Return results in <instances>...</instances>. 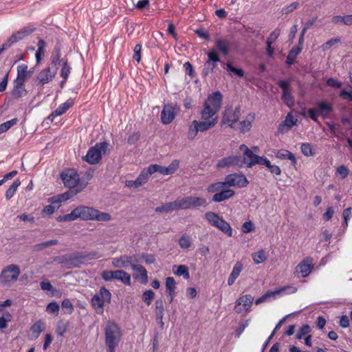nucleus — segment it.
<instances>
[{
    "label": "nucleus",
    "instance_id": "1",
    "mask_svg": "<svg viewBox=\"0 0 352 352\" xmlns=\"http://www.w3.org/2000/svg\"><path fill=\"white\" fill-rule=\"evenodd\" d=\"M77 219L82 220H96L98 221H108L111 216L107 212H101L91 207L79 206L69 214L60 215L56 218L57 221H72Z\"/></svg>",
    "mask_w": 352,
    "mask_h": 352
},
{
    "label": "nucleus",
    "instance_id": "2",
    "mask_svg": "<svg viewBox=\"0 0 352 352\" xmlns=\"http://www.w3.org/2000/svg\"><path fill=\"white\" fill-rule=\"evenodd\" d=\"M60 176L64 185L69 188V190H78V193H79L87 186V183L82 182L74 169L63 172Z\"/></svg>",
    "mask_w": 352,
    "mask_h": 352
},
{
    "label": "nucleus",
    "instance_id": "3",
    "mask_svg": "<svg viewBox=\"0 0 352 352\" xmlns=\"http://www.w3.org/2000/svg\"><path fill=\"white\" fill-rule=\"evenodd\" d=\"M207 60L204 62L201 71L203 78L208 77L210 74L218 69V64H225L221 60L220 54L214 47H212L206 52Z\"/></svg>",
    "mask_w": 352,
    "mask_h": 352
},
{
    "label": "nucleus",
    "instance_id": "4",
    "mask_svg": "<svg viewBox=\"0 0 352 352\" xmlns=\"http://www.w3.org/2000/svg\"><path fill=\"white\" fill-rule=\"evenodd\" d=\"M111 294L105 287H101L91 299L90 303L96 314L102 315L104 313L105 302L110 303Z\"/></svg>",
    "mask_w": 352,
    "mask_h": 352
},
{
    "label": "nucleus",
    "instance_id": "5",
    "mask_svg": "<svg viewBox=\"0 0 352 352\" xmlns=\"http://www.w3.org/2000/svg\"><path fill=\"white\" fill-rule=\"evenodd\" d=\"M122 338L120 327L113 321H109L104 328L106 346H118Z\"/></svg>",
    "mask_w": 352,
    "mask_h": 352
},
{
    "label": "nucleus",
    "instance_id": "6",
    "mask_svg": "<svg viewBox=\"0 0 352 352\" xmlns=\"http://www.w3.org/2000/svg\"><path fill=\"white\" fill-rule=\"evenodd\" d=\"M108 146L109 144L107 142L96 143L89 148L82 160L91 165L99 163L102 159V155L105 154Z\"/></svg>",
    "mask_w": 352,
    "mask_h": 352
},
{
    "label": "nucleus",
    "instance_id": "7",
    "mask_svg": "<svg viewBox=\"0 0 352 352\" xmlns=\"http://www.w3.org/2000/svg\"><path fill=\"white\" fill-rule=\"evenodd\" d=\"M205 217L211 226L218 228L228 236H232V228L230 225L218 214L207 212L205 213Z\"/></svg>",
    "mask_w": 352,
    "mask_h": 352
},
{
    "label": "nucleus",
    "instance_id": "8",
    "mask_svg": "<svg viewBox=\"0 0 352 352\" xmlns=\"http://www.w3.org/2000/svg\"><path fill=\"white\" fill-rule=\"evenodd\" d=\"M20 274L21 270L17 265H8L3 268L0 274V283L4 285H9L18 280Z\"/></svg>",
    "mask_w": 352,
    "mask_h": 352
},
{
    "label": "nucleus",
    "instance_id": "9",
    "mask_svg": "<svg viewBox=\"0 0 352 352\" xmlns=\"http://www.w3.org/2000/svg\"><path fill=\"white\" fill-rule=\"evenodd\" d=\"M179 167V162L173 160L167 167L158 164H151L148 167L144 168V174L149 177L155 173H159L163 175L173 174Z\"/></svg>",
    "mask_w": 352,
    "mask_h": 352
},
{
    "label": "nucleus",
    "instance_id": "10",
    "mask_svg": "<svg viewBox=\"0 0 352 352\" xmlns=\"http://www.w3.org/2000/svg\"><path fill=\"white\" fill-rule=\"evenodd\" d=\"M291 82L292 80L290 78L279 80L277 82V85L282 90L281 99L289 107H292L295 104L294 97L292 93V87Z\"/></svg>",
    "mask_w": 352,
    "mask_h": 352
},
{
    "label": "nucleus",
    "instance_id": "11",
    "mask_svg": "<svg viewBox=\"0 0 352 352\" xmlns=\"http://www.w3.org/2000/svg\"><path fill=\"white\" fill-rule=\"evenodd\" d=\"M241 116V106L238 105L234 109L232 106L226 108L223 113L222 124H227L230 128L236 123Z\"/></svg>",
    "mask_w": 352,
    "mask_h": 352
},
{
    "label": "nucleus",
    "instance_id": "12",
    "mask_svg": "<svg viewBox=\"0 0 352 352\" xmlns=\"http://www.w3.org/2000/svg\"><path fill=\"white\" fill-rule=\"evenodd\" d=\"M239 149L243 151V160L245 161V165L248 168H252L256 164H259L263 159V156H259L254 154L245 144H241Z\"/></svg>",
    "mask_w": 352,
    "mask_h": 352
},
{
    "label": "nucleus",
    "instance_id": "13",
    "mask_svg": "<svg viewBox=\"0 0 352 352\" xmlns=\"http://www.w3.org/2000/svg\"><path fill=\"white\" fill-rule=\"evenodd\" d=\"M225 182L227 188L236 186L238 188L245 187L249 182L246 177L243 174L232 173L229 174L225 177Z\"/></svg>",
    "mask_w": 352,
    "mask_h": 352
},
{
    "label": "nucleus",
    "instance_id": "14",
    "mask_svg": "<svg viewBox=\"0 0 352 352\" xmlns=\"http://www.w3.org/2000/svg\"><path fill=\"white\" fill-rule=\"evenodd\" d=\"M182 208L189 209L191 208H199L201 206L206 207L207 201L204 197L188 196L180 199Z\"/></svg>",
    "mask_w": 352,
    "mask_h": 352
},
{
    "label": "nucleus",
    "instance_id": "15",
    "mask_svg": "<svg viewBox=\"0 0 352 352\" xmlns=\"http://www.w3.org/2000/svg\"><path fill=\"white\" fill-rule=\"evenodd\" d=\"M177 110V105H173L172 103L165 104L161 112V122L164 124H168L171 123L175 119Z\"/></svg>",
    "mask_w": 352,
    "mask_h": 352
},
{
    "label": "nucleus",
    "instance_id": "16",
    "mask_svg": "<svg viewBox=\"0 0 352 352\" xmlns=\"http://www.w3.org/2000/svg\"><path fill=\"white\" fill-rule=\"evenodd\" d=\"M139 261L137 256L133 254L132 256L122 255L119 258H114L112 261V265L115 267L126 268L129 266L132 267V265H137Z\"/></svg>",
    "mask_w": 352,
    "mask_h": 352
},
{
    "label": "nucleus",
    "instance_id": "17",
    "mask_svg": "<svg viewBox=\"0 0 352 352\" xmlns=\"http://www.w3.org/2000/svg\"><path fill=\"white\" fill-rule=\"evenodd\" d=\"M313 267L314 264L312 263V258L307 257L297 265L295 273L298 275H300L302 278H305L309 275Z\"/></svg>",
    "mask_w": 352,
    "mask_h": 352
},
{
    "label": "nucleus",
    "instance_id": "18",
    "mask_svg": "<svg viewBox=\"0 0 352 352\" xmlns=\"http://www.w3.org/2000/svg\"><path fill=\"white\" fill-rule=\"evenodd\" d=\"M56 72L57 68H55L54 71H52L50 67L42 69L36 76L38 84L43 86L52 81L56 76Z\"/></svg>",
    "mask_w": 352,
    "mask_h": 352
},
{
    "label": "nucleus",
    "instance_id": "19",
    "mask_svg": "<svg viewBox=\"0 0 352 352\" xmlns=\"http://www.w3.org/2000/svg\"><path fill=\"white\" fill-rule=\"evenodd\" d=\"M35 30L36 28L31 25L23 27V28L13 33L10 36V37L9 38L10 43H12L14 44L23 40L24 38L28 36L32 33H33L35 31Z\"/></svg>",
    "mask_w": 352,
    "mask_h": 352
},
{
    "label": "nucleus",
    "instance_id": "20",
    "mask_svg": "<svg viewBox=\"0 0 352 352\" xmlns=\"http://www.w3.org/2000/svg\"><path fill=\"white\" fill-rule=\"evenodd\" d=\"M253 301V298L250 294L242 296L236 300V304L234 306V310L236 313L240 314L243 311H248L251 307Z\"/></svg>",
    "mask_w": 352,
    "mask_h": 352
},
{
    "label": "nucleus",
    "instance_id": "21",
    "mask_svg": "<svg viewBox=\"0 0 352 352\" xmlns=\"http://www.w3.org/2000/svg\"><path fill=\"white\" fill-rule=\"evenodd\" d=\"M182 205L180 199H177L174 201L166 203L160 206H157L155 208V212L157 213L161 212H171L175 210H182Z\"/></svg>",
    "mask_w": 352,
    "mask_h": 352
},
{
    "label": "nucleus",
    "instance_id": "22",
    "mask_svg": "<svg viewBox=\"0 0 352 352\" xmlns=\"http://www.w3.org/2000/svg\"><path fill=\"white\" fill-rule=\"evenodd\" d=\"M222 99V94L219 91H217L209 95L205 102L212 106L214 109L219 111Z\"/></svg>",
    "mask_w": 352,
    "mask_h": 352
},
{
    "label": "nucleus",
    "instance_id": "23",
    "mask_svg": "<svg viewBox=\"0 0 352 352\" xmlns=\"http://www.w3.org/2000/svg\"><path fill=\"white\" fill-rule=\"evenodd\" d=\"M78 194V190L72 191V190H67V192L64 193L59 194L56 196H54L52 197H50L48 199V202H50L51 204H60L63 201H65L68 200L69 199L73 197L74 196Z\"/></svg>",
    "mask_w": 352,
    "mask_h": 352
},
{
    "label": "nucleus",
    "instance_id": "24",
    "mask_svg": "<svg viewBox=\"0 0 352 352\" xmlns=\"http://www.w3.org/2000/svg\"><path fill=\"white\" fill-rule=\"evenodd\" d=\"M27 90L25 88V83L18 82L16 80L13 81V88L10 92L11 96L14 99H18L25 96L27 94Z\"/></svg>",
    "mask_w": 352,
    "mask_h": 352
},
{
    "label": "nucleus",
    "instance_id": "25",
    "mask_svg": "<svg viewBox=\"0 0 352 352\" xmlns=\"http://www.w3.org/2000/svg\"><path fill=\"white\" fill-rule=\"evenodd\" d=\"M235 195L234 190L228 188H223L220 192L215 193L212 198V201L221 202L228 200Z\"/></svg>",
    "mask_w": 352,
    "mask_h": 352
},
{
    "label": "nucleus",
    "instance_id": "26",
    "mask_svg": "<svg viewBox=\"0 0 352 352\" xmlns=\"http://www.w3.org/2000/svg\"><path fill=\"white\" fill-rule=\"evenodd\" d=\"M80 265L88 263L90 261L101 257L96 251L77 252Z\"/></svg>",
    "mask_w": 352,
    "mask_h": 352
},
{
    "label": "nucleus",
    "instance_id": "27",
    "mask_svg": "<svg viewBox=\"0 0 352 352\" xmlns=\"http://www.w3.org/2000/svg\"><path fill=\"white\" fill-rule=\"evenodd\" d=\"M215 47L218 53L226 56L230 52V42L227 39L217 38L215 40Z\"/></svg>",
    "mask_w": 352,
    "mask_h": 352
},
{
    "label": "nucleus",
    "instance_id": "28",
    "mask_svg": "<svg viewBox=\"0 0 352 352\" xmlns=\"http://www.w3.org/2000/svg\"><path fill=\"white\" fill-rule=\"evenodd\" d=\"M318 108L319 115L324 119L329 118L333 111V105L326 101L319 102L318 103Z\"/></svg>",
    "mask_w": 352,
    "mask_h": 352
},
{
    "label": "nucleus",
    "instance_id": "29",
    "mask_svg": "<svg viewBox=\"0 0 352 352\" xmlns=\"http://www.w3.org/2000/svg\"><path fill=\"white\" fill-rule=\"evenodd\" d=\"M61 48L62 45L60 41H57L50 57L51 63L56 68L61 63Z\"/></svg>",
    "mask_w": 352,
    "mask_h": 352
},
{
    "label": "nucleus",
    "instance_id": "30",
    "mask_svg": "<svg viewBox=\"0 0 352 352\" xmlns=\"http://www.w3.org/2000/svg\"><path fill=\"white\" fill-rule=\"evenodd\" d=\"M148 177L144 174V168L135 180H129L126 182V186L128 187L138 188L148 181Z\"/></svg>",
    "mask_w": 352,
    "mask_h": 352
},
{
    "label": "nucleus",
    "instance_id": "31",
    "mask_svg": "<svg viewBox=\"0 0 352 352\" xmlns=\"http://www.w3.org/2000/svg\"><path fill=\"white\" fill-rule=\"evenodd\" d=\"M275 156L279 160H289L293 166L297 164L296 158L292 152L286 149H280L275 153Z\"/></svg>",
    "mask_w": 352,
    "mask_h": 352
},
{
    "label": "nucleus",
    "instance_id": "32",
    "mask_svg": "<svg viewBox=\"0 0 352 352\" xmlns=\"http://www.w3.org/2000/svg\"><path fill=\"white\" fill-rule=\"evenodd\" d=\"M243 269V265L240 261H237L232 270L231 274H230L228 278V285H232L234 284L236 279L239 276L240 273L242 272Z\"/></svg>",
    "mask_w": 352,
    "mask_h": 352
},
{
    "label": "nucleus",
    "instance_id": "33",
    "mask_svg": "<svg viewBox=\"0 0 352 352\" xmlns=\"http://www.w3.org/2000/svg\"><path fill=\"white\" fill-rule=\"evenodd\" d=\"M217 121L218 118H214L210 120H203L202 121H197L195 120L194 123L197 126L199 131L204 132L214 126L217 124Z\"/></svg>",
    "mask_w": 352,
    "mask_h": 352
},
{
    "label": "nucleus",
    "instance_id": "34",
    "mask_svg": "<svg viewBox=\"0 0 352 352\" xmlns=\"http://www.w3.org/2000/svg\"><path fill=\"white\" fill-rule=\"evenodd\" d=\"M258 165L265 166L272 174L280 175L281 173L280 167L275 164H272L270 161L265 156H263V159Z\"/></svg>",
    "mask_w": 352,
    "mask_h": 352
},
{
    "label": "nucleus",
    "instance_id": "35",
    "mask_svg": "<svg viewBox=\"0 0 352 352\" xmlns=\"http://www.w3.org/2000/svg\"><path fill=\"white\" fill-rule=\"evenodd\" d=\"M115 278L114 280H118L126 285H131V275L122 270H118L114 271Z\"/></svg>",
    "mask_w": 352,
    "mask_h": 352
},
{
    "label": "nucleus",
    "instance_id": "36",
    "mask_svg": "<svg viewBox=\"0 0 352 352\" xmlns=\"http://www.w3.org/2000/svg\"><path fill=\"white\" fill-rule=\"evenodd\" d=\"M28 66L25 64L19 65L17 67V76L14 80L25 83L28 78Z\"/></svg>",
    "mask_w": 352,
    "mask_h": 352
},
{
    "label": "nucleus",
    "instance_id": "37",
    "mask_svg": "<svg viewBox=\"0 0 352 352\" xmlns=\"http://www.w3.org/2000/svg\"><path fill=\"white\" fill-rule=\"evenodd\" d=\"M74 104L72 98L68 99L65 102L60 104L58 108L54 111V115L61 116L64 114L69 108Z\"/></svg>",
    "mask_w": 352,
    "mask_h": 352
},
{
    "label": "nucleus",
    "instance_id": "38",
    "mask_svg": "<svg viewBox=\"0 0 352 352\" xmlns=\"http://www.w3.org/2000/svg\"><path fill=\"white\" fill-rule=\"evenodd\" d=\"M38 49L35 54L36 64H39L45 54V42L43 39H39L37 43Z\"/></svg>",
    "mask_w": 352,
    "mask_h": 352
},
{
    "label": "nucleus",
    "instance_id": "39",
    "mask_svg": "<svg viewBox=\"0 0 352 352\" xmlns=\"http://www.w3.org/2000/svg\"><path fill=\"white\" fill-rule=\"evenodd\" d=\"M301 52L300 47H292L287 56V59L285 63L290 66L294 64V61L296 59L297 56Z\"/></svg>",
    "mask_w": 352,
    "mask_h": 352
},
{
    "label": "nucleus",
    "instance_id": "40",
    "mask_svg": "<svg viewBox=\"0 0 352 352\" xmlns=\"http://www.w3.org/2000/svg\"><path fill=\"white\" fill-rule=\"evenodd\" d=\"M132 270L139 273V276L142 278L141 283L142 284H146L148 282L147 271L144 267L141 265H132Z\"/></svg>",
    "mask_w": 352,
    "mask_h": 352
},
{
    "label": "nucleus",
    "instance_id": "41",
    "mask_svg": "<svg viewBox=\"0 0 352 352\" xmlns=\"http://www.w3.org/2000/svg\"><path fill=\"white\" fill-rule=\"evenodd\" d=\"M223 188H227L225 181L224 182H218L215 183H212L210 184L207 188V191L209 193H217L220 192Z\"/></svg>",
    "mask_w": 352,
    "mask_h": 352
},
{
    "label": "nucleus",
    "instance_id": "42",
    "mask_svg": "<svg viewBox=\"0 0 352 352\" xmlns=\"http://www.w3.org/2000/svg\"><path fill=\"white\" fill-rule=\"evenodd\" d=\"M177 267L175 274L179 276H183L184 279L188 280L190 278L189 269L185 265H174L173 268Z\"/></svg>",
    "mask_w": 352,
    "mask_h": 352
},
{
    "label": "nucleus",
    "instance_id": "43",
    "mask_svg": "<svg viewBox=\"0 0 352 352\" xmlns=\"http://www.w3.org/2000/svg\"><path fill=\"white\" fill-rule=\"evenodd\" d=\"M21 185V181L19 179H15L11 186L8 188L6 192V198L7 200L10 199L15 194L17 188Z\"/></svg>",
    "mask_w": 352,
    "mask_h": 352
},
{
    "label": "nucleus",
    "instance_id": "44",
    "mask_svg": "<svg viewBox=\"0 0 352 352\" xmlns=\"http://www.w3.org/2000/svg\"><path fill=\"white\" fill-rule=\"evenodd\" d=\"M62 68L60 69V76L63 78L68 79L69 75L71 72V67L68 63L67 58H62Z\"/></svg>",
    "mask_w": 352,
    "mask_h": 352
},
{
    "label": "nucleus",
    "instance_id": "45",
    "mask_svg": "<svg viewBox=\"0 0 352 352\" xmlns=\"http://www.w3.org/2000/svg\"><path fill=\"white\" fill-rule=\"evenodd\" d=\"M54 261L57 262L69 269L70 266V254L57 256L54 258Z\"/></svg>",
    "mask_w": 352,
    "mask_h": 352
},
{
    "label": "nucleus",
    "instance_id": "46",
    "mask_svg": "<svg viewBox=\"0 0 352 352\" xmlns=\"http://www.w3.org/2000/svg\"><path fill=\"white\" fill-rule=\"evenodd\" d=\"M248 116L251 117L252 120H245L240 122V129L242 133L249 131L252 127V121L254 119V114L250 113Z\"/></svg>",
    "mask_w": 352,
    "mask_h": 352
},
{
    "label": "nucleus",
    "instance_id": "47",
    "mask_svg": "<svg viewBox=\"0 0 352 352\" xmlns=\"http://www.w3.org/2000/svg\"><path fill=\"white\" fill-rule=\"evenodd\" d=\"M44 330V322L41 320H38L34 323L30 327V331L32 333L35 334V337L38 338L40 333Z\"/></svg>",
    "mask_w": 352,
    "mask_h": 352
},
{
    "label": "nucleus",
    "instance_id": "48",
    "mask_svg": "<svg viewBox=\"0 0 352 352\" xmlns=\"http://www.w3.org/2000/svg\"><path fill=\"white\" fill-rule=\"evenodd\" d=\"M178 244L182 249L189 248L192 245L190 236L187 234H183L178 240Z\"/></svg>",
    "mask_w": 352,
    "mask_h": 352
},
{
    "label": "nucleus",
    "instance_id": "49",
    "mask_svg": "<svg viewBox=\"0 0 352 352\" xmlns=\"http://www.w3.org/2000/svg\"><path fill=\"white\" fill-rule=\"evenodd\" d=\"M252 259L255 264H260L264 262L267 259L265 250H261L252 254Z\"/></svg>",
    "mask_w": 352,
    "mask_h": 352
},
{
    "label": "nucleus",
    "instance_id": "50",
    "mask_svg": "<svg viewBox=\"0 0 352 352\" xmlns=\"http://www.w3.org/2000/svg\"><path fill=\"white\" fill-rule=\"evenodd\" d=\"M226 68L228 71L233 73L234 75H236L238 77H243L244 76V71L241 68H235L231 62H227L226 64Z\"/></svg>",
    "mask_w": 352,
    "mask_h": 352
},
{
    "label": "nucleus",
    "instance_id": "51",
    "mask_svg": "<svg viewBox=\"0 0 352 352\" xmlns=\"http://www.w3.org/2000/svg\"><path fill=\"white\" fill-rule=\"evenodd\" d=\"M12 319V315L6 311L0 317V329L3 330L8 327V322Z\"/></svg>",
    "mask_w": 352,
    "mask_h": 352
},
{
    "label": "nucleus",
    "instance_id": "52",
    "mask_svg": "<svg viewBox=\"0 0 352 352\" xmlns=\"http://www.w3.org/2000/svg\"><path fill=\"white\" fill-rule=\"evenodd\" d=\"M164 307L161 299L155 301V316L157 318L164 317Z\"/></svg>",
    "mask_w": 352,
    "mask_h": 352
},
{
    "label": "nucleus",
    "instance_id": "53",
    "mask_svg": "<svg viewBox=\"0 0 352 352\" xmlns=\"http://www.w3.org/2000/svg\"><path fill=\"white\" fill-rule=\"evenodd\" d=\"M61 306L63 310L67 314H71L74 311V306L68 298L64 299L62 301Z\"/></svg>",
    "mask_w": 352,
    "mask_h": 352
},
{
    "label": "nucleus",
    "instance_id": "54",
    "mask_svg": "<svg viewBox=\"0 0 352 352\" xmlns=\"http://www.w3.org/2000/svg\"><path fill=\"white\" fill-rule=\"evenodd\" d=\"M301 152L305 156H313L314 155V152L313 151V148L309 143H302L300 146Z\"/></svg>",
    "mask_w": 352,
    "mask_h": 352
},
{
    "label": "nucleus",
    "instance_id": "55",
    "mask_svg": "<svg viewBox=\"0 0 352 352\" xmlns=\"http://www.w3.org/2000/svg\"><path fill=\"white\" fill-rule=\"evenodd\" d=\"M155 297V293L153 290L148 289L145 291L142 294V300L147 305L151 304V300Z\"/></svg>",
    "mask_w": 352,
    "mask_h": 352
},
{
    "label": "nucleus",
    "instance_id": "56",
    "mask_svg": "<svg viewBox=\"0 0 352 352\" xmlns=\"http://www.w3.org/2000/svg\"><path fill=\"white\" fill-rule=\"evenodd\" d=\"M198 132H199L198 127L196 124L194 123L193 120L188 128V138L192 140L197 136Z\"/></svg>",
    "mask_w": 352,
    "mask_h": 352
},
{
    "label": "nucleus",
    "instance_id": "57",
    "mask_svg": "<svg viewBox=\"0 0 352 352\" xmlns=\"http://www.w3.org/2000/svg\"><path fill=\"white\" fill-rule=\"evenodd\" d=\"M80 266L77 252L70 254L69 269L79 267Z\"/></svg>",
    "mask_w": 352,
    "mask_h": 352
},
{
    "label": "nucleus",
    "instance_id": "58",
    "mask_svg": "<svg viewBox=\"0 0 352 352\" xmlns=\"http://www.w3.org/2000/svg\"><path fill=\"white\" fill-rule=\"evenodd\" d=\"M58 243V241L56 239H52V240L46 241L45 242H43V243H41L39 244L36 245H35V249L36 250H42L43 248L57 245Z\"/></svg>",
    "mask_w": 352,
    "mask_h": 352
},
{
    "label": "nucleus",
    "instance_id": "59",
    "mask_svg": "<svg viewBox=\"0 0 352 352\" xmlns=\"http://www.w3.org/2000/svg\"><path fill=\"white\" fill-rule=\"evenodd\" d=\"M176 289V282L173 277H167L166 278V292L170 291L172 292L173 291H175Z\"/></svg>",
    "mask_w": 352,
    "mask_h": 352
},
{
    "label": "nucleus",
    "instance_id": "60",
    "mask_svg": "<svg viewBox=\"0 0 352 352\" xmlns=\"http://www.w3.org/2000/svg\"><path fill=\"white\" fill-rule=\"evenodd\" d=\"M311 331L310 326L309 324H303L298 331L296 333V338L301 340L302 337L307 335Z\"/></svg>",
    "mask_w": 352,
    "mask_h": 352
},
{
    "label": "nucleus",
    "instance_id": "61",
    "mask_svg": "<svg viewBox=\"0 0 352 352\" xmlns=\"http://www.w3.org/2000/svg\"><path fill=\"white\" fill-rule=\"evenodd\" d=\"M230 166H233L232 159L231 156L222 158L218 162L217 164V166L218 168H225Z\"/></svg>",
    "mask_w": 352,
    "mask_h": 352
},
{
    "label": "nucleus",
    "instance_id": "62",
    "mask_svg": "<svg viewBox=\"0 0 352 352\" xmlns=\"http://www.w3.org/2000/svg\"><path fill=\"white\" fill-rule=\"evenodd\" d=\"M280 34V30L278 28L275 29L273 32H271L270 36L267 37L266 40V44H273L276 41V40L278 38Z\"/></svg>",
    "mask_w": 352,
    "mask_h": 352
},
{
    "label": "nucleus",
    "instance_id": "63",
    "mask_svg": "<svg viewBox=\"0 0 352 352\" xmlns=\"http://www.w3.org/2000/svg\"><path fill=\"white\" fill-rule=\"evenodd\" d=\"M218 111H219L218 110H215V109H214L213 111H210V112L201 111V118H202V120H212L214 118H217V116H216L215 115L217 114V113Z\"/></svg>",
    "mask_w": 352,
    "mask_h": 352
},
{
    "label": "nucleus",
    "instance_id": "64",
    "mask_svg": "<svg viewBox=\"0 0 352 352\" xmlns=\"http://www.w3.org/2000/svg\"><path fill=\"white\" fill-rule=\"evenodd\" d=\"M350 91H348L345 89H342L340 91L339 94V96L342 98L343 100H348L349 102H352V87L349 86Z\"/></svg>",
    "mask_w": 352,
    "mask_h": 352
}]
</instances>
